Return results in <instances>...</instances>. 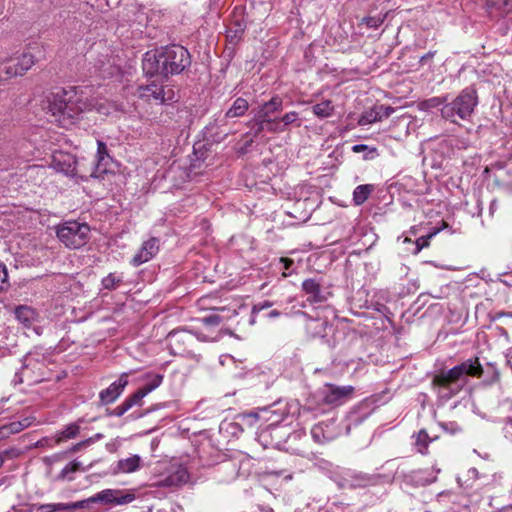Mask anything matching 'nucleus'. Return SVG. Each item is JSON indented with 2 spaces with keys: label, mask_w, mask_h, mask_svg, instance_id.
<instances>
[{
  "label": "nucleus",
  "mask_w": 512,
  "mask_h": 512,
  "mask_svg": "<svg viewBox=\"0 0 512 512\" xmlns=\"http://www.w3.org/2000/svg\"><path fill=\"white\" fill-rule=\"evenodd\" d=\"M87 88L69 86L55 93L48 100V111L54 121L62 127H68L85 111L96 109L100 113H107L103 104L88 98Z\"/></svg>",
  "instance_id": "1"
},
{
  "label": "nucleus",
  "mask_w": 512,
  "mask_h": 512,
  "mask_svg": "<svg viewBox=\"0 0 512 512\" xmlns=\"http://www.w3.org/2000/svg\"><path fill=\"white\" fill-rule=\"evenodd\" d=\"M483 368L478 358L467 359L450 368L441 369L431 380V388L438 400L445 403L459 394L468 384V377H480Z\"/></svg>",
  "instance_id": "2"
},
{
  "label": "nucleus",
  "mask_w": 512,
  "mask_h": 512,
  "mask_svg": "<svg viewBox=\"0 0 512 512\" xmlns=\"http://www.w3.org/2000/svg\"><path fill=\"white\" fill-rule=\"evenodd\" d=\"M190 64L188 50L180 45H170L148 51L142 59V68L147 76L159 75L164 78L181 73Z\"/></svg>",
  "instance_id": "3"
},
{
  "label": "nucleus",
  "mask_w": 512,
  "mask_h": 512,
  "mask_svg": "<svg viewBox=\"0 0 512 512\" xmlns=\"http://www.w3.org/2000/svg\"><path fill=\"white\" fill-rule=\"evenodd\" d=\"M243 420L248 425H254L257 421H270L267 426L260 427L257 432V439L264 448L280 449L290 436V429L280 424L283 421V414H279L273 406L245 413Z\"/></svg>",
  "instance_id": "4"
},
{
  "label": "nucleus",
  "mask_w": 512,
  "mask_h": 512,
  "mask_svg": "<svg viewBox=\"0 0 512 512\" xmlns=\"http://www.w3.org/2000/svg\"><path fill=\"white\" fill-rule=\"evenodd\" d=\"M477 104V91L469 86L463 89L452 102L442 106L441 115L445 120L458 123V120L469 119Z\"/></svg>",
  "instance_id": "5"
},
{
  "label": "nucleus",
  "mask_w": 512,
  "mask_h": 512,
  "mask_svg": "<svg viewBox=\"0 0 512 512\" xmlns=\"http://www.w3.org/2000/svg\"><path fill=\"white\" fill-rule=\"evenodd\" d=\"M58 240L69 249H79L90 239V227L76 220L65 221L56 226Z\"/></svg>",
  "instance_id": "6"
},
{
  "label": "nucleus",
  "mask_w": 512,
  "mask_h": 512,
  "mask_svg": "<svg viewBox=\"0 0 512 512\" xmlns=\"http://www.w3.org/2000/svg\"><path fill=\"white\" fill-rule=\"evenodd\" d=\"M333 481L340 489H363L378 483L379 477L368 473L339 468L333 472Z\"/></svg>",
  "instance_id": "7"
},
{
  "label": "nucleus",
  "mask_w": 512,
  "mask_h": 512,
  "mask_svg": "<svg viewBox=\"0 0 512 512\" xmlns=\"http://www.w3.org/2000/svg\"><path fill=\"white\" fill-rule=\"evenodd\" d=\"M35 64V57L30 52H23L17 57H0V79L7 80L25 74Z\"/></svg>",
  "instance_id": "8"
},
{
  "label": "nucleus",
  "mask_w": 512,
  "mask_h": 512,
  "mask_svg": "<svg viewBox=\"0 0 512 512\" xmlns=\"http://www.w3.org/2000/svg\"><path fill=\"white\" fill-rule=\"evenodd\" d=\"M134 500L135 494L133 492H125L118 489H105L92 497L77 501L76 503L82 504L78 509H89L91 504L94 503L124 505L131 503Z\"/></svg>",
  "instance_id": "9"
},
{
  "label": "nucleus",
  "mask_w": 512,
  "mask_h": 512,
  "mask_svg": "<svg viewBox=\"0 0 512 512\" xmlns=\"http://www.w3.org/2000/svg\"><path fill=\"white\" fill-rule=\"evenodd\" d=\"M169 348L172 354L193 356L194 335L187 330H173L168 334Z\"/></svg>",
  "instance_id": "10"
},
{
  "label": "nucleus",
  "mask_w": 512,
  "mask_h": 512,
  "mask_svg": "<svg viewBox=\"0 0 512 512\" xmlns=\"http://www.w3.org/2000/svg\"><path fill=\"white\" fill-rule=\"evenodd\" d=\"M22 366L29 373V375H26L27 381L31 383L39 382L44 375L45 356L37 349L30 351L24 356Z\"/></svg>",
  "instance_id": "11"
},
{
  "label": "nucleus",
  "mask_w": 512,
  "mask_h": 512,
  "mask_svg": "<svg viewBox=\"0 0 512 512\" xmlns=\"http://www.w3.org/2000/svg\"><path fill=\"white\" fill-rule=\"evenodd\" d=\"M189 472L184 466L172 467L165 475L159 477L157 481L153 483L154 487L177 489L189 480Z\"/></svg>",
  "instance_id": "12"
},
{
  "label": "nucleus",
  "mask_w": 512,
  "mask_h": 512,
  "mask_svg": "<svg viewBox=\"0 0 512 512\" xmlns=\"http://www.w3.org/2000/svg\"><path fill=\"white\" fill-rule=\"evenodd\" d=\"M353 392L354 387L351 385L325 384L321 390L322 401L328 405H341L352 396Z\"/></svg>",
  "instance_id": "13"
},
{
  "label": "nucleus",
  "mask_w": 512,
  "mask_h": 512,
  "mask_svg": "<svg viewBox=\"0 0 512 512\" xmlns=\"http://www.w3.org/2000/svg\"><path fill=\"white\" fill-rule=\"evenodd\" d=\"M302 290L307 295V300L310 303L325 302L330 296L328 289L316 278L305 279L302 282Z\"/></svg>",
  "instance_id": "14"
},
{
  "label": "nucleus",
  "mask_w": 512,
  "mask_h": 512,
  "mask_svg": "<svg viewBox=\"0 0 512 512\" xmlns=\"http://www.w3.org/2000/svg\"><path fill=\"white\" fill-rule=\"evenodd\" d=\"M173 91L168 89L167 91L156 83H151L145 86H139L137 89V95L139 98L147 101L154 100L155 102L162 104L172 99Z\"/></svg>",
  "instance_id": "15"
},
{
  "label": "nucleus",
  "mask_w": 512,
  "mask_h": 512,
  "mask_svg": "<svg viewBox=\"0 0 512 512\" xmlns=\"http://www.w3.org/2000/svg\"><path fill=\"white\" fill-rule=\"evenodd\" d=\"M127 377V373H122L117 381H114L109 385L108 388L102 390L99 393L101 404L107 405L113 403L121 395L124 388L128 384Z\"/></svg>",
  "instance_id": "16"
},
{
  "label": "nucleus",
  "mask_w": 512,
  "mask_h": 512,
  "mask_svg": "<svg viewBox=\"0 0 512 512\" xmlns=\"http://www.w3.org/2000/svg\"><path fill=\"white\" fill-rule=\"evenodd\" d=\"M163 376L160 374H154L149 382H147L144 386L139 388L134 394L130 395L128 398L124 400L125 403H129V409H131L135 405H141L142 399L148 395L150 392L159 387L162 383Z\"/></svg>",
  "instance_id": "17"
},
{
  "label": "nucleus",
  "mask_w": 512,
  "mask_h": 512,
  "mask_svg": "<svg viewBox=\"0 0 512 512\" xmlns=\"http://www.w3.org/2000/svg\"><path fill=\"white\" fill-rule=\"evenodd\" d=\"M158 240L156 238H151L145 241L139 251L133 256L131 259V264L134 267H138L150 259H152L158 252Z\"/></svg>",
  "instance_id": "18"
},
{
  "label": "nucleus",
  "mask_w": 512,
  "mask_h": 512,
  "mask_svg": "<svg viewBox=\"0 0 512 512\" xmlns=\"http://www.w3.org/2000/svg\"><path fill=\"white\" fill-rule=\"evenodd\" d=\"M52 164L56 171L67 176L73 177L77 175V161L75 157L70 154L59 153L54 155Z\"/></svg>",
  "instance_id": "19"
},
{
  "label": "nucleus",
  "mask_w": 512,
  "mask_h": 512,
  "mask_svg": "<svg viewBox=\"0 0 512 512\" xmlns=\"http://www.w3.org/2000/svg\"><path fill=\"white\" fill-rule=\"evenodd\" d=\"M95 158L96 159L93 162L94 168L90 176L94 178H100L103 174H105L108 171V166L111 161L105 143L98 141V149Z\"/></svg>",
  "instance_id": "20"
},
{
  "label": "nucleus",
  "mask_w": 512,
  "mask_h": 512,
  "mask_svg": "<svg viewBox=\"0 0 512 512\" xmlns=\"http://www.w3.org/2000/svg\"><path fill=\"white\" fill-rule=\"evenodd\" d=\"M484 9L491 19H499L512 11V0H486Z\"/></svg>",
  "instance_id": "21"
},
{
  "label": "nucleus",
  "mask_w": 512,
  "mask_h": 512,
  "mask_svg": "<svg viewBox=\"0 0 512 512\" xmlns=\"http://www.w3.org/2000/svg\"><path fill=\"white\" fill-rule=\"evenodd\" d=\"M142 467V459L139 455H132L128 458L118 460L114 467L115 474H129L140 470Z\"/></svg>",
  "instance_id": "22"
},
{
  "label": "nucleus",
  "mask_w": 512,
  "mask_h": 512,
  "mask_svg": "<svg viewBox=\"0 0 512 512\" xmlns=\"http://www.w3.org/2000/svg\"><path fill=\"white\" fill-rule=\"evenodd\" d=\"M282 110V99L278 96L272 97L269 101L265 102L259 107L256 114L261 115L263 118H273L274 114Z\"/></svg>",
  "instance_id": "23"
},
{
  "label": "nucleus",
  "mask_w": 512,
  "mask_h": 512,
  "mask_svg": "<svg viewBox=\"0 0 512 512\" xmlns=\"http://www.w3.org/2000/svg\"><path fill=\"white\" fill-rule=\"evenodd\" d=\"M82 504L73 503H48L41 504L37 511L38 512H74L81 507Z\"/></svg>",
  "instance_id": "24"
},
{
  "label": "nucleus",
  "mask_w": 512,
  "mask_h": 512,
  "mask_svg": "<svg viewBox=\"0 0 512 512\" xmlns=\"http://www.w3.org/2000/svg\"><path fill=\"white\" fill-rule=\"evenodd\" d=\"M306 328L314 337H325L327 335V329H331V326L325 319L310 318L306 324Z\"/></svg>",
  "instance_id": "25"
},
{
  "label": "nucleus",
  "mask_w": 512,
  "mask_h": 512,
  "mask_svg": "<svg viewBox=\"0 0 512 512\" xmlns=\"http://www.w3.org/2000/svg\"><path fill=\"white\" fill-rule=\"evenodd\" d=\"M249 109V103L242 97L236 98L230 108L226 111V118H238L245 115Z\"/></svg>",
  "instance_id": "26"
},
{
  "label": "nucleus",
  "mask_w": 512,
  "mask_h": 512,
  "mask_svg": "<svg viewBox=\"0 0 512 512\" xmlns=\"http://www.w3.org/2000/svg\"><path fill=\"white\" fill-rule=\"evenodd\" d=\"M413 438L415 439L413 445L416 451L421 454H426L429 444L437 439V437H430L425 429H421L417 434L413 435Z\"/></svg>",
  "instance_id": "27"
},
{
  "label": "nucleus",
  "mask_w": 512,
  "mask_h": 512,
  "mask_svg": "<svg viewBox=\"0 0 512 512\" xmlns=\"http://www.w3.org/2000/svg\"><path fill=\"white\" fill-rule=\"evenodd\" d=\"M80 470H83V464L82 462L78 461V460H73L71 462H69L62 470L61 472L58 474L57 476V480L59 481H72L75 479V476L74 474Z\"/></svg>",
  "instance_id": "28"
},
{
  "label": "nucleus",
  "mask_w": 512,
  "mask_h": 512,
  "mask_svg": "<svg viewBox=\"0 0 512 512\" xmlns=\"http://www.w3.org/2000/svg\"><path fill=\"white\" fill-rule=\"evenodd\" d=\"M80 432V426L77 422L68 424L63 430L58 432L54 438V444L59 445L63 441L75 438Z\"/></svg>",
  "instance_id": "29"
},
{
  "label": "nucleus",
  "mask_w": 512,
  "mask_h": 512,
  "mask_svg": "<svg viewBox=\"0 0 512 512\" xmlns=\"http://www.w3.org/2000/svg\"><path fill=\"white\" fill-rule=\"evenodd\" d=\"M233 461H236L237 477H247L250 474L252 461L247 455L239 454Z\"/></svg>",
  "instance_id": "30"
},
{
  "label": "nucleus",
  "mask_w": 512,
  "mask_h": 512,
  "mask_svg": "<svg viewBox=\"0 0 512 512\" xmlns=\"http://www.w3.org/2000/svg\"><path fill=\"white\" fill-rule=\"evenodd\" d=\"M373 191V185L362 184L358 185L353 191V202L355 205H362Z\"/></svg>",
  "instance_id": "31"
},
{
  "label": "nucleus",
  "mask_w": 512,
  "mask_h": 512,
  "mask_svg": "<svg viewBox=\"0 0 512 512\" xmlns=\"http://www.w3.org/2000/svg\"><path fill=\"white\" fill-rule=\"evenodd\" d=\"M312 111L318 118L324 119L330 117L334 112L332 101L324 100L320 103L313 105Z\"/></svg>",
  "instance_id": "32"
},
{
  "label": "nucleus",
  "mask_w": 512,
  "mask_h": 512,
  "mask_svg": "<svg viewBox=\"0 0 512 512\" xmlns=\"http://www.w3.org/2000/svg\"><path fill=\"white\" fill-rule=\"evenodd\" d=\"M218 471L226 475L222 479L223 481L229 482L238 478L236 471V461H233V459L222 462L218 466Z\"/></svg>",
  "instance_id": "33"
},
{
  "label": "nucleus",
  "mask_w": 512,
  "mask_h": 512,
  "mask_svg": "<svg viewBox=\"0 0 512 512\" xmlns=\"http://www.w3.org/2000/svg\"><path fill=\"white\" fill-rule=\"evenodd\" d=\"M267 119L255 113L254 118L248 122L254 137H257L262 132L266 131Z\"/></svg>",
  "instance_id": "34"
},
{
  "label": "nucleus",
  "mask_w": 512,
  "mask_h": 512,
  "mask_svg": "<svg viewBox=\"0 0 512 512\" xmlns=\"http://www.w3.org/2000/svg\"><path fill=\"white\" fill-rule=\"evenodd\" d=\"M15 315L19 321L27 325L34 319L35 312L27 306H20L16 308Z\"/></svg>",
  "instance_id": "35"
},
{
  "label": "nucleus",
  "mask_w": 512,
  "mask_h": 512,
  "mask_svg": "<svg viewBox=\"0 0 512 512\" xmlns=\"http://www.w3.org/2000/svg\"><path fill=\"white\" fill-rule=\"evenodd\" d=\"M446 101L447 97L435 96L420 102L419 106L421 110L429 111L442 106Z\"/></svg>",
  "instance_id": "36"
},
{
  "label": "nucleus",
  "mask_w": 512,
  "mask_h": 512,
  "mask_svg": "<svg viewBox=\"0 0 512 512\" xmlns=\"http://www.w3.org/2000/svg\"><path fill=\"white\" fill-rule=\"evenodd\" d=\"M122 281V277L117 276L114 273H110L102 279V286L107 290H115L122 283Z\"/></svg>",
  "instance_id": "37"
},
{
  "label": "nucleus",
  "mask_w": 512,
  "mask_h": 512,
  "mask_svg": "<svg viewBox=\"0 0 512 512\" xmlns=\"http://www.w3.org/2000/svg\"><path fill=\"white\" fill-rule=\"evenodd\" d=\"M281 123L283 125L284 130L287 129L289 125H295L296 127L301 126V122L299 120V114L296 111H290L283 115L281 118Z\"/></svg>",
  "instance_id": "38"
},
{
  "label": "nucleus",
  "mask_w": 512,
  "mask_h": 512,
  "mask_svg": "<svg viewBox=\"0 0 512 512\" xmlns=\"http://www.w3.org/2000/svg\"><path fill=\"white\" fill-rule=\"evenodd\" d=\"M22 430L23 429L21 427V424H19L17 421H13L7 425H3L0 428V437H8L11 434H17Z\"/></svg>",
  "instance_id": "39"
},
{
  "label": "nucleus",
  "mask_w": 512,
  "mask_h": 512,
  "mask_svg": "<svg viewBox=\"0 0 512 512\" xmlns=\"http://www.w3.org/2000/svg\"><path fill=\"white\" fill-rule=\"evenodd\" d=\"M378 117H377V112L375 110V107H373L372 109H370L369 111H366L365 113H363L359 120H358V124L361 125V126H365V125H369V124H372L374 122H378Z\"/></svg>",
  "instance_id": "40"
},
{
  "label": "nucleus",
  "mask_w": 512,
  "mask_h": 512,
  "mask_svg": "<svg viewBox=\"0 0 512 512\" xmlns=\"http://www.w3.org/2000/svg\"><path fill=\"white\" fill-rule=\"evenodd\" d=\"M266 131L269 133H281L284 132L283 125L280 118L273 117L268 118L266 122Z\"/></svg>",
  "instance_id": "41"
},
{
  "label": "nucleus",
  "mask_w": 512,
  "mask_h": 512,
  "mask_svg": "<svg viewBox=\"0 0 512 512\" xmlns=\"http://www.w3.org/2000/svg\"><path fill=\"white\" fill-rule=\"evenodd\" d=\"M279 269L282 270V276L288 277L292 274L291 268L294 266V261L290 258H280L279 259Z\"/></svg>",
  "instance_id": "42"
},
{
  "label": "nucleus",
  "mask_w": 512,
  "mask_h": 512,
  "mask_svg": "<svg viewBox=\"0 0 512 512\" xmlns=\"http://www.w3.org/2000/svg\"><path fill=\"white\" fill-rule=\"evenodd\" d=\"M375 110L377 112V117L379 121H382L383 119L390 117L395 111L393 107L386 105L375 106Z\"/></svg>",
  "instance_id": "43"
},
{
  "label": "nucleus",
  "mask_w": 512,
  "mask_h": 512,
  "mask_svg": "<svg viewBox=\"0 0 512 512\" xmlns=\"http://www.w3.org/2000/svg\"><path fill=\"white\" fill-rule=\"evenodd\" d=\"M384 21V16H368L362 19V23H364L367 27L377 29L381 26Z\"/></svg>",
  "instance_id": "44"
},
{
  "label": "nucleus",
  "mask_w": 512,
  "mask_h": 512,
  "mask_svg": "<svg viewBox=\"0 0 512 512\" xmlns=\"http://www.w3.org/2000/svg\"><path fill=\"white\" fill-rule=\"evenodd\" d=\"M200 321L207 326H218L223 318L218 313H213L200 319Z\"/></svg>",
  "instance_id": "45"
},
{
  "label": "nucleus",
  "mask_w": 512,
  "mask_h": 512,
  "mask_svg": "<svg viewBox=\"0 0 512 512\" xmlns=\"http://www.w3.org/2000/svg\"><path fill=\"white\" fill-rule=\"evenodd\" d=\"M129 403H125L124 401L115 407L113 410L109 411L108 415L115 416V417H121L123 416L128 410H129Z\"/></svg>",
  "instance_id": "46"
},
{
  "label": "nucleus",
  "mask_w": 512,
  "mask_h": 512,
  "mask_svg": "<svg viewBox=\"0 0 512 512\" xmlns=\"http://www.w3.org/2000/svg\"><path fill=\"white\" fill-rule=\"evenodd\" d=\"M440 425L450 434H456L461 431V427L456 422L441 423Z\"/></svg>",
  "instance_id": "47"
},
{
  "label": "nucleus",
  "mask_w": 512,
  "mask_h": 512,
  "mask_svg": "<svg viewBox=\"0 0 512 512\" xmlns=\"http://www.w3.org/2000/svg\"><path fill=\"white\" fill-rule=\"evenodd\" d=\"M26 375H29V373L27 370H24L22 366L21 369L15 373L12 382L14 383V385L21 384L26 379Z\"/></svg>",
  "instance_id": "48"
},
{
  "label": "nucleus",
  "mask_w": 512,
  "mask_h": 512,
  "mask_svg": "<svg viewBox=\"0 0 512 512\" xmlns=\"http://www.w3.org/2000/svg\"><path fill=\"white\" fill-rule=\"evenodd\" d=\"M8 281V272L6 266L0 261V290L4 289Z\"/></svg>",
  "instance_id": "49"
},
{
  "label": "nucleus",
  "mask_w": 512,
  "mask_h": 512,
  "mask_svg": "<svg viewBox=\"0 0 512 512\" xmlns=\"http://www.w3.org/2000/svg\"><path fill=\"white\" fill-rule=\"evenodd\" d=\"M322 432H323V429L319 425H316L311 429V435H312L313 439L315 440V442L322 443L324 441V439H323L324 437H322Z\"/></svg>",
  "instance_id": "50"
},
{
  "label": "nucleus",
  "mask_w": 512,
  "mask_h": 512,
  "mask_svg": "<svg viewBox=\"0 0 512 512\" xmlns=\"http://www.w3.org/2000/svg\"><path fill=\"white\" fill-rule=\"evenodd\" d=\"M431 237L432 235H429L427 237H420L416 240V253L420 252L423 248L429 245V239Z\"/></svg>",
  "instance_id": "51"
},
{
  "label": "nucleus",
  "mask_w": 512,
  "mask_h": 512,
  "mask_svg": "<svg viewBox=\"0 0 512 512\" xmlns=\"http://www.w3.org/2000/svg\"><path fill=\"white\" fill-rule=\"evenodd\" d=\"M272 306V303L268 300H265V301H262V302H259L257 304H255L252 308V313H259L261 312L262 310L264 309H267V308H270Z\"/></svg>",
  "instance_id": "52"
},
{
  "label": "nucleus",
  "mask_w": 512,
  "mask_h": 512,
  "mask_svg": "<svg viewBox=\"0 0 512 512\" xmlns=\"http://www.w3.org/2000/svg\"><path fill=\"white\" fill-rule=\"evenodd\" d=\"M18 455H19V452L15 448L6 449L0 453V456H3V462L5 461V459L15 458Z\"/></svg>",
  "instance_id": "53"
},
{
  "label": "nucleus",
  "mask_w": 512,
  "mask_h": 512,
  "mask_svg": "<svg viewBox=\"0 0 512 512\" xmlns=\"http://www.w3.org/2000/svg\"><path fill=\"white\" fill-rule=\"evenodd\" d=\"M35 421L34 416H26L22 418L21 420H18L17 422L21 424L22 429L28 428L32 425V423Z\"/></svg>",
  "instance_id": "54"
},
{
  "label": "nucleus",
  "mask_w": 512,
  "mask_h": 512,
  "mask_svg": "<svg viewBox=\"0 0 512 512\" xmlns=\"http://www.w3.org/2000/svg\"><path fill=\"white\" fill-rule=\"evenodd\" d=\"M90 443H93V438H88L82 442H79L75 445H73L71 448H70V452L72 453H75L77 452L81 447L85 446V445H89Z\"/></svg>",
  "instance_id": "55"
},
{
  "label": "nucleus",
  "mask_w": 512,
  "mask_h": 512,
  "mask_svg": "<svg viewBox=\"0 0 512 512\" xmlns=\"http://www.w3.org/2000/svg\"><path fill=\"white\" fill-rule=\"evenodd\" d=\"M193 335H194V340L197 339L198 341H202V342L216 341L217 340V338H211V337L205 335L202 332H195V333H193Z\"/></svg>",
  "instance_id": "56"
},
{
  "label": "nucleus",
  "mask_w": 512,
  "mask_h": 512,
  "mask_svg": "<svg viewBox=\"0 0 512 512\" xmlns=\"http://www.w3.org/2000/svg\"><path fill=\"white\" fill-rule=\"evenodd\" d=\"M505 436L512 439V418H509L504 425Z\"/></svg>",
  "instance_id": "57"
},
{
  "label": "nucleus",
  "mask_w": 512,
  "mask_h": 512,
  "mask_svg": "<svg viewBox=\"0 0 512 512\" xmlns=\"http://www.w3.org/2000/svg\"><path fill=\"white\" fill-rule=\"evenodd\" d=\"M368 149V146L365 144H356L352 147V151L355 153H360Z\"/></svg>",
  "instance_id": "58"
},
{
  "label": "nucleus",
  "mask_w": 512,
  "mask_h": 512,
  "mask_svg": "<svg viewBox=\"0 0 512 512\" xmlns=\"http://www.w3.org/2000/svg\"><path fill=\"white\" fill-rule=\"evenodd\" d=\"M468 475L470 478H473V479H479V472L476 468H470L468 470Z\"/></svg>",
  "instance_id": "59"
},
{
  "label": "nucleus",
  "mask_w": 512,
  "mask_h": 512,
  "mask_svg": "<svg viewBox=\"0 0 512 512\" xmlns=\"http://www.w3.org/2000/svg\"><path fill=\"white\" fill-rule=\"evenodd\" d=\"M61 457H62V455H61V454H55V455H53V456H51V457H47V458L45 459V461H46V462H49V463H52L53 461H58V460H60V459H61Z\"/></svg>",
  "instance_id": "60"
},
{
  "label": "nucleus",
  "mask_w": 512,
  "mask_h": 512,
  "mask_svg": "<svg viewBox=\"0 0 512 512\" xmlns=\"http://www.w3.org/2000/svg\"><path fill=\"white\" fill-rule=\"evenodd\" d=\"M280 314H281V313H280L278 310H271V311L267 314V316H268L269 318H276V317H279V316H280Z\"/></svg>",
  "instance_id": "61"
},
{
  "label": "nucleus",
  "mask_w": 512,
  "mask_h": 512,
  "mask_svg": "<svg viewBox=\"0 0 512 512\" xmlns=\"http://www.w3.org/2000/svg\"><path fill=\"white\" fill-rule=\"evenodd\" d=\"M497 209V202L496 200L491 201L489 211L490 214L493 215L494 211Z\"/></svg>",
  "instance_id": "62"
},
{
  "label": "nucleus",
  "mask_w": 512,
  "mask_h": 512,
  "mask_svg": "<svg viewBox=\"0 0 512 512\" xmlns=\"http://www.w3.org/2000/svg\"><path fill=\"white\" fill-rule=\"evenodd\" d=\"M260 512H274V510L271 507L261 506Z\"/></svg>",
  "instance_id": "63"
},
{
  "label": "nucleus",
  "mask_w": 512,
  "mask_h": 512,
  "mask_svg": "<svg viewBox=\"0 0 512 512\" xmlns=\"http://www.w3.org/2000/svg\"><path fill=\"white\" fill-rule=\"evenodd\" d=\"M244 26L240 23H237V28L235 29V33H243Z\"/></svg>",
  "instance_id": "64"
}]
</instances>
